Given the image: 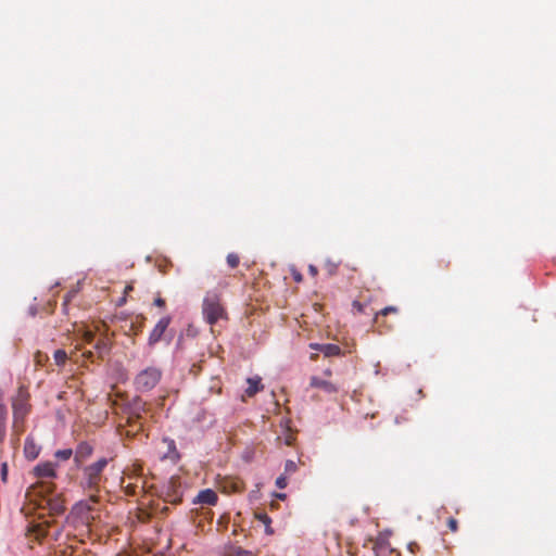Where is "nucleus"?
I'll use <instances>...</instances> for the list:
<instances>
[{
    "mask_svg": "<svg viewBox=\"0 0 556 556\" xmlns=\"http://www.w3.org/2000/svg\"><path fill=\"white\" fill-rule=\"evenodd\" d=\"M202 313L205 321L210 325L227 318V313L222 304L220 295L216 292H207L203 299Z\"/></svg>",
    "mask_w": 556,
    "mask_h": 556,
    "instance_id": "obj_1",
    "label": "nucleus"
},
{
    "mask_svg": "<svg viewBox=\"0 0 556 556\" xmlns=\"http://www.w3.org/2000/svg\"><path fill=\"white\" fill-rule=\"evenodd\" d=\"M108 466V459L102 457L84 468L83 486L90 492H98L102 480V472Z\"/></svg>",
    "mask_w": 556,
    "mask_h": 556,
    "instance_id": "obj_2",
    "label": "nucleus"
},
{
    "mask_svg": "<svg viewBox=\"0 0 556 556\" xmlns=\"http://www.w3.org/2000/svg\"><path fill=\"white\" fill-rule=\"evenodd\" d=\"M13 430L17 434L24 431V420L29 412L28 395L20 391L17 396L13 400Z\"/></svg>",
    "mask_w": 556,
    "mask_h": 556,
    "instance_id": "obj_3",
    "label": "nucleus"
},
{
    "mask_svg": "<svg viewBox=\"0 0 556 556\" xmlns=\"http://www.w3.org/2000/svg\"><path fill=\"white\" fill-rule=\"evenodd\" d=\"M162 378V370L157 367H148L141 370L135 378V387L140 392L154 389Z\"/></svg>",
    "mask_w": 556,
    "mask_h": 556,
    "instance_id": "obj_4",
    "label": "nucleus"
},
{
    "mask_svg": "<svg viewBox=\"0 0 556 556\" xmlns=\"http://www.w3.org/2000/svg\"><path fill=\"white\" fill-rule=\"evenodd\" d=\"M98 503V497L91 494L89 498L76 503L72 509V514L83 523L90 525L94 519L92 511Z\"/></svg>",
    "mask_w": 556,
    "mask_h": 556,
    "instance_id": "obj_5",
    "label": "nucleus"
},
{
    "mask_svg": "<svg viewBox=\"0 0 556 556\" xmlns=\"http://www.w3.org/2000/svg\"><path fill=\"white\" fill-rule=\"evenodd\" d=\"M170 323H172V317L169 315L163 316L156 323V325L151 330L149 338H148V344L150 346H154L157 342H160L163 339Z\"/></svg>",
    "mask_w": 556,
    "mask_h": 556,
    "instance_id": "obj_6",
    "label": "nucleus"
},
{
    "mask_svg": "<svg viewBox=\"0 0 556 556\" xmlns=\"http://www.w3.org/2000/svg\"><path fill=\"white\" fill-rule=\"evenodd\" d=\"M146 403H143L140 399H136L132 405L131 413L128 417V424L139 431L143 428L142 415L141 413L146 412Z\"/></svg>",
    "mask_w": 556,
    "mask_h": 556,
    "instance_id": "obj_7",
    "label": "nucleus"
},
{
    "mask_svg": "<svg viewBox=\"0 0 556 556\" xmlns=\"http://www.w3.org/2000/svg\"><path fill=\"white\" fill-rule=\"evenodd\" d=\"M56 465L51 462L40 463L34 468V475L40 479H53L56 477Z\"/></svg>",
    "mask_w": 556,
    "mask_h": 556,
    "instance_id": "obj_8",
    "label": "nucleus"
},
{
    "mask_svg": "<svg viewBox=\"0 0 556 556\" xmlns=\"http://www.w3.org/2000/svg\"><path fill=\"white\" fill-rule=\"evenodd\" d=\"M93 452V447L88 442H80L74 453V460L77 466H80L85 460H87Z\"/></svg>",
    "mask_w": 556,
    "mask_h": 556,
    "instance_id": "obj_9",
    "label": "nucleus"
},
{
    "mask_svg": "<svg viewBox=\"0 0 556 556\" xmlns=\"http://www.w3.org/2000/svg\"><path fill=\"white\" fill-rule=\"evenodd\" d=\"M309 348L312 350L320 351L326 357L339 356L342 354L341 348L337 344H320V343H311Z\"/></svg>",
    "mask_w": 556,
    "mask_h": 556,
    "instance_id": "obj_10",
    "label": "nucleus"
},
{
    "mask_svg": "<svg viewBox=\"0 0 556 556\" xmlns=\"http://www.w3.org/2000/svg\"><path fill=\"white\" fill-rule=\"evenodd\" d=\"M218 501V496L215 491L205 489L199 492L193 503L214 506Z\"/></svg>",
    "mask_w": 556,
    "mask_h": 556,
    "instance_id": "obj_11",
    "label": "nucleus"
},
{
    "mask_svg": "<svg viewBox=\"0 0 556 556\" xmlns=\"http://www.w3.org/2000/svg\"><path fill=\"white\" fill-rule=\"evenodd\" d=\"M309 386L312 388L320 389L328 394H333L338 392V388L332 382L316 376H313L311 378Z\"/></svg>",
    "mask_w": 556,
    "mask_h": 556,
    "instance_id": "obj_12",
    "label": "nucleus"
},
{
    "mask_svg": "<svg viewBox=\"0 0 556 556\" xmlns=\"http://www.w3.org/2000/svg\"><path fill=\"white\" fill-rule=\"evenodd\" d=\"M41 451L33 437H27L24 443V455L27 459L34 460L39 456Z\"/></svg>",
    "mask_w": 556,
    "mask_h": 556,
    "instance_id": "obj_13",
    "label": "nucleus"
},
{
    "mask_svg": "<svg viewBox=\"0 0 556 556\" xmlns=\"http://www.w3.org/2000/svg\"><path fill=\"white\" fill-rule=\"evenodd\" d=\"M162 442L166 445V452L164 453L163 458L177 463L180 458V455L177 451L175 441L169 438H164Z\"/></svg>",
    "mask_w": 556,
    "mask_h": 556,
    "instance_id": "obj_14",
    "label": "nucleus"
},
{
    "mask_svg": "<svg viewBox=\"0 0 556 556\" xmlns=\"http://www.w3.org/2000/svg\"><path fill=\"white\" fill-rule=\"evenodd\" d=\"M399 311H400V309H399V307H397V306H393V305L387 306V307H384V308L380 309L379 312H377V313L375 314L374 321H375L376 324H378V325H379V327H381V326H383V323H381V321H380V318H381V317H386V316H387V315H389V314H397V313H399ZM384 327H386V329H388V330L392 328V326H388V325H384Z\"/></svg>",
    "mask_w": 556,
    "mask_h": 556,
    "instance_id": "obj_15",
    "label": "nucleus"
},
{
    "mask_svg": "<svg viewBox=\"0 0 556 556\" xmlns=\"http://www.w3.org/2000/svg\"><path fill=\"white\" fill-rule=\"evenodd\" d=\"M94 350L99 358H103L105 355H108L111 350V342L109 338L105 336L100 338L94 344Z\"/></svg>",
    "mask_w": 556,
    "mask_h": 556,
    "instance_id": "obj_16",
    "label": "nucleus"
},
{
    "mask_svg": "<svg viewBox=\"0 0 556 556\" xmlns=\"http://www.w3.org/2000/svg\"><path fill=\"white\" fill-rule=\"evenodd\" d=\"M48 506L53 515H60L65 510L64 502L58 496L49 498Z\"/></svg>",
    "mask_w": 556,
    "mask_h": 556,
    "instance_id": "obj_17",
    "label": "nucleus"
},
{
    "mask_svg": "<svg viewBox=\"0 0 556 556\" xmlns=\"http://www.w3.org/2000/svg\"><path fill=\"white\" fill-rule=\"evenodd\" d=\"M248 384L249 387L247 388L245 393L249 396L255 395L258 391L263 389L260 378H249Z\"/></svg>",
    "mask_w": 556,
    "mask_h": 556,
    "instance_id": "obj_18",
    "label": "nucleus"
},
{
    "mask_svg": "<svg viewBox=\"0 0 556 556\" xmlns=\"http://www.w3.org/2000/svg\"><path fill=\"white\" fill-rule=\"evenodd\" d=\"M53 358H54V363H55L58 366L62 367V366H64V365H65V363L67 362V359H68V355H67V353H66L64 350L59 349V350H56V351L53 353Z\"/></svg>",
    "mask_w": 556,
    "mask_h": 556,
    "instance_id": "obj_19",
    "label": "nucleus"
},
{
    "mask_svg": "<svg viewBox=\"0 0 556 556\" xmlns=\"http://www.w3.org/2000/svg\"><path fill=\"white\" fill-rule=\"evenodd\" d=\"M255 517L262 522L265 525L266 527V533L268 534H271L273 533V530L270 528V522H271V519L269 518V516L265 513H257L255 515Z\"/></svg>",
    "mask_w": 556,
    "mask_h": 556,
    "instance_id": "obj_20",
    "label": "nucleus"
},
{
    "mask_svg": "<svg viewBox=\"0 0 556 556\" xmlns=\"http://www.w3.org/2000/svg\"><path fill=\"white\" fill-rule=\"evenodd\" d=\"M125 483V480L123 479L122 480V486L124 488L125 490V493L127 495H136L138 493V489H139V485L137 483H132V482H129L127 484H124Z\"/></svg>",
    "mask_w": 556,
    "mask_h": 556,
    "instance_id": "obj_21",
    "label": "nucleus"
},
{
    "mask_svg": "<svg viewBox=\"0 0 556 556\" xmlns=\"http://www.w3.org/2000/svg\"><path fill=\"white\" fill-rule=\"evenodd\" d=\"M298 468L299 467L295 462L287 460L285 464L283 475H286L287 477H290L298 471Z\"/></svg>",
    "mask_w": 556,
    "mask_h": 556,
    "instance_id": "obj_22",
    "label": "nucleus"
},
{
    "mask_svg": "<svg viewBox=\"0 0 556 556\" xmlns=\"http://www.w3.org/2000/svg\"><path fill=\"white\" fill-rule=\"evenodd\" d=\"M55 458L61 460H68L73 456V450L72 448H64V450H58L54 453Z\"/></svg>",
    "mask_w": 556,
    "mask_h": 556,
    "instance_id": "obj_23",
    "label": "nucleus"
},
{
    "mask_svg": "<svg viewBox=\"0 0 556 556\" xmlns=\"http://www.w3.org/2000/svg\"><path fill=\"white\" fill-rule=\"evenodd\" d=\"M226 262L230 268H237L240 263V257L237 253H229L226 257Z\"/></svg>",
    "mask_w": 556,
    "mask_h": 556,
    "instance_id": "obj_24",
    "label": "nucleus"
},
{
    "mask_svg": "<svg viewBox=\"0 0 556 556\" xmlns=\"http://www.w3.org/2000/svg\"><path fill=\"white\" fill-rule=\"evenodd\" d=\"M165 501L174 504L179 503L181 501V494L178 492V490L174 489L173 493L169 491L166 493Z\"/></svg>",
    "mask_w": 556,
    "mask_h": 556,
    "instance_id": "obj_25",
    "label": "nucleus"
},
{
    "mask_svg": "<svg viewBox=\"0 0 556 556\" xmlns=\"http://www.w3.org/2000/svg\"><path fill=\"white\" fill-rule=\"evenodd\" d=\"M288 478L286 475H280L277 479H276V485L277 488L279 489H285L287 485H288Z\"/></svg>",
    "mask_w": 556,
    "mask_h": 556,
    "instance_id": "obj_26",
    "label": "nucleus"
},
{
    "mask_svg": "<svg viewBox=\"0 0 556 556\" xmlns=\"http://www.w3.org/2000/svg\"><path fill=\"white\" fill-rule=\"evenodd\" d=\"M94 339V332L91 330H84L83 332V340L86 343H91Z\"/></svg>",
    "mask_w": 556,
    "mask_h": 556,
    "instance_id": "obj_27",
    "label": "nucleus"
},
{
    "mask_svg": "<svg viewBox=\"0 0 556 556\" xmlns=\"http://www.w3.org/2000/svg\"><path fill=\"white\" fill-rule=\"evenodd\" d=\"M35 361H36L37 365L42 366L45 364V362L48 361V356L41 352H37L35 355Z\"/></svg>",
    "mask_w": 556,
    "mask_h": 556,
    "instance_id": "obj_28",
    "label": "nucleus"
},
{
    "mask_svg": "<svg viewBox=\"0 0 556 556\" xmlns=\"http://www.w3.org/2000/svg\"><path fill=\"white\" fill-rule=\"evenodd\" d=\"M352 308H353V311H355V312L361 314V313L365 312V304H363L362 302L355 300L352 303Z\"/></svg>",
    "mask_w": 556,
    "mask_h": 556,
    "instance_id": "obj_29",
    "label": "nucleus"
},
{
    "mask_svg": "<svg viewBox=\"0 0 556 556\" xmlns=\"http://www.w3.org/2000/svg\"><path fill=\"white\" fill-rule=\"evenodd\" d=\"M243 490V485H242V482L240 480H237V481H232L231 482V491L232 492H242Z\"/></svg>",
    "mask_w": 556,
    "mask_h": 556,
    "instance_id": "obj_30",
    "label": "nucleus"
},
{
    "mask_svg": "<svg viewBox=\"0 0 556 556\" xmlns=\"http://www.w3.org/2000/svg\"><path fill=\"white\" fill-rule=\"evenodd\" d=\"M447 527L450 528V530H451L452 532H456V531H457V529H458V522H457V520H456L455 518H450V519L447 520Z\"/></svg>",
    "mask_w": 556,
    "mask_h": 556,
    "instance_id": "obj_31",
    "label": "nucleus"
},
{
    "mask_svg": "<svg viewBox=\"0 0 556 556\" xmlns=\"http://www.w3.org/2000/svg\"><path fill=\"white\" fill-rule=\"evenodd\" d=\"M40 488L46 492V493H52L53 492V483L51 482H41L40 483Z\"/></svg>",
    "mask_w": 556,
    "mask_h": 556,
    "instance_id": "obj_32",
    "label": "nucleus"
},
{
    "mask_svg": "<svg viewBox=\"0 0 556 556\" xmlns=\"http://www.w3.org/2000/svg\"><path fill=\"white\" fill-rule=\"evenodd\" d=\"M153 304H154L155 306H157V307L163 308V307H165L166 302H165V300H164L163 298H161V296H156V298L154 299Z\"/></svg>",
    "mask_w": 556,
    "mask_h": 556,
    "instance_id": "obj_33",
    "label": "nucleus"
},
{
    "mask_svg": "<svg viewBox=\"0 0 556 556\" xmlns=\"http://www.w3.org/2000/svg\"><path fill=\"white\" fill-rule=\"evenodd\" d=\"M7 476H8V465H7V463H3L1 466V479L3 482L7 481Z\"/></svg>",
    "mask_w": 556,
    "mask_h": 556,
    "instance_id": "obj_34",
    "label": "nucleus"
},
{
    "mask_svg": "<svg viewBox=\"0 0 556 556\" xmlns=\"http://www.w3.org/2000/svg\"><path fill=\"white\" fill-rule=\"evenodd\" d=\"M308 271L311 273L312 276H316L318 273L317 268L314 265L308 266Z\"/></svg>",
    "mask_w": 556,
    "mask_h": 556,
    "instance_id": "obj_35",
    "label": "nucleus"
},
{
    "mask_svg": "<svg viewBox=\"0 0 556 556\" xmlns=\"http://www.w3.org/2000/svg\"><path fill=\"white\" fill-rule=\"evenodd\" d=\"M83 355L87 358V359H90V361H93V352L91 351H87V352H84Z\"/></svg>",
    "mask_w": 556,
    "mask_h": 556,
    "instance_id": "obj_36",
    "label": "nucleus"
},
{
    "mask_svg": "<svg viewBox=\"0 0 556 556\" xmlns=\"http://www.w3.org/2000/svg\"><path fill=\"white\" fill-rule=\"evenodd\" d=\"M132 289H134V288H132V286H131V285H127V286L125 287L124 293H125V294H127L128 292L132 291Z\"/></svg>",
    "mask_w": 556,
    "mask_h": 556,
    "instance_id": "obj_37",
    "label": "nucleus"
},
{
    "mask_svg": "<svg viewBox=\"0 0 556 556\" xmlns=\"http://www.w3.org/2000/svg\"><path fill=\"white\" fill-rule=\"evenodd\" d=\"M276 496L280 500H285L287 497V495L285 493H279V494H276Z\"/></svg>",
    "mask_w": 556,
    "mask_h": 556,
    "instance_id": "obj_38",
    "label": "nucleus"
},
{
    "mask_svg": "<svg viewBox=\"0 0 556 556\" xmlns=\"http://www.w3.org/2000/svg\"><path fill=\"white\" fill-rule=\"evenodd\" d=\"M125 302H126V298H125V296H123V298L118 301V305H123Z\"/></svg>",
    "mask_w": 556,
    "mask_h": 556,
    "instance_id": "obj_39",
    "label": "nucleus"
},
{
    "mask_svg": "<svg viewBox=\"0 0 556 556\" xmlns=\"http://www.w3.org/2000/svg\"><path fill=\"white\" fill-rule=\"evenodd\" d=\"M325 375H326L327 377H330V376H331V370H330V369L325 370Z\"/></svg>",
    "mask_w": 556,
    "mask_h": 556,
    "instance_id": "obj_40",
    "label": "nucleus"
},
{
    "mask_svg": "<svg viewBox=\"0 0 556 556\" xmlns=\"http://www.w3.org/2000/svg\"><path fill=\"white\" fill-rule=\"evenodd\" d=\"M45 535H46V532H43V531H42V532H38V533H37V536H38V538H40V536H45Z\"/></svg>",
    "mask_w": 556,
    "mask_h": 556,
    "instance_id": "obj_41",
    "label": "nucleus"
},
{
    "mask_svg": "<svg viewBox=\"0 0 556 556\" xmlns=\"http://www.w3.org/2000/svg\"><path fill=\"white\" fill-rule=\"evenodd\" d=\"M296 280H301V277L299 275H295Z\"/></svg>",
    "mask_w": 556,
    "mask_h": 556,
    "instance_id": "obj_42",
    "label": "nucleus"
},
{
    "mask_svg": "<svg viewBox=\"0 0 556 556\" xmlns=\"http://www.w3.org/2000/svg\"><path fill=\"white\" fill-rule=\"evenodd\" d=\"M296 280H301V277L299 275H295Z\"/></svg>",
    "mask_w": 556,
    "mask_h": 556,
    "instance_id": "obj_43",
    "label": "nucleus"
}]
</instances>
